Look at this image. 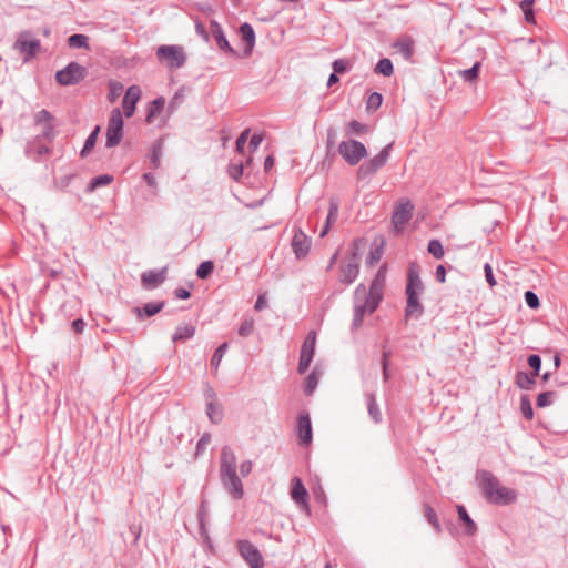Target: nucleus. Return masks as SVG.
<instances>
[{"label": "nucleus", "mask_w": 568, "mask_h": 568, "mask_svg": "<svg viewBox=\"0 0 568 568\" xmlns=\"http://www.w3.org/2000/svg\"><path fill=\"white\" fill-rule=\"evenodd\" d=\"M477 479L479 480L481 493L488 503L507 506L517 500L516 490L501 486L491 471L486 469L479 470Z\"/></svg>", "instance_id": "obj_1"}, {"label": "nucleus", "mask_w": 568, "mask_h": 568, "mask_svg": "<svg viewBox=\"0 0 568 568\" xmlns=\"http://www.w3.org/2000/svg\"><path fill=\"white\" fill-rule=\"evenodd\" d=\"M236 470V456L231 447L224 446L220 457V479L224 489L239 500L244 496V488Z\"/></svg>", "instance_id": "obj_2"}, {"label": "nucleus", "mask_w": 568, "mask_h": 568, "mask_svg": "<svg viewBox=\"0 0 568 568\" xmlns=\"http://www.w3.org/2000/svg\"><path fill=\"white\" fill-rule=\"evenodd\" d=\"M362 239L353 241L345 260L339 265V282L345 285L354 283L359 274Z\"/></svg>", "instance_id": "obj_3"}, {"label": "nucleus", "mask_w": 568, "mask_h": 568, "mask_svg": "<svg viewBox=\"0 0 568 568\" xmlns=\"http://www.w3.org/2000/svg\"><path fill=\"white\" fill-rule=\"evenodd\" d=\"M123 118L119 108L111 111L106 126V148H114L120 144L123 136Z\"/></svg>", "instance_id": "obj_4"}, {"label": "nucleus", "mask_w": 568, "mask_h": 568, "mask_svg": "<svg viewBox=\"0 0 568 568\" xmlns=\"http://www.w3.org/2000/svg\"><path fill=\"white\" fill-rule=\"evenodd\" d=\"M338 153L349 165H356L367 155V150L362 142L348 140L339 143Z\"/></svg>", "instance_id": "obj_5"}, {"label": "nucleus", "mask_w": 568, "mask_h": 568, "mask_svg": "<svg viewBox=\"0 0 568 568\" xmlns=\"http://www.w3.org/2000/svg\"><path fill=\"white\" fill-rule=\"evenodd\" d=\"M392 148L393 143L387 144L373 159L362 163L357 171L358 178L366 179L375 174L381 168H383L388 161Z\"/></svg>", "instance_id": "obj_6"}, {"label": "nucleus", "mask_w": 568, "mask_h": 568, "mask_svg": "<svg viewBox=\"0 0 568 568\" xmlns=\"http://www.w3.org/2000/svg\"><path fill=\"white\" fill-rule=\"evenodd\" d=\"M34 126L38 129L37 138L53 142L55 136L54 132V118L47 110H41L34 115Z\"/></svg>", "instance_id": "obj_7"}, {"label": "nucleus", "mask_w": 568, "mask_h": 568, "mask_svg": "<svg viewBox=\"0 0 568 568\" xmlns=\"http://www.w3.org/2000/svg\"><path fill=\"white\" fill-rule=\"evenodd\" d=\"M316 332L311 331L306 335L305 339L302 343L301 351H300V361L297 366L298 374H304L308 369L314 354H315V346H316Z\"/></svg>", "instance_id": "obj_8"}, {"label": "nucleus", "mask_w": 568, "mask_h": 568, "mask_svg": "<svg viewBox=\"0 0 568 568\" xmlns=\"http://www.w3.org/2000/svg\"><path fill=\"white\" fill-rule=\"evenodd\" d=\"M156 55L160 60H168L170 69L183 67L186 60L183 49L178 45H161L156 51Z\"/></svg>", "instance_id": "obj_9"}, {"label": "nucleus", "mask_w": 568, "mask_h": 568, "mask_svg": "<svg viewBox=\"0 0 568 568\" xmlns=\"http://www.w3.org/2000/svg\"><path fill=\"white\" fill-rule=\"evenodd\" d=\"M237 550L251 568H264V561L260 550L250 540H239Z\"/></svg>", "instance_id": "obj_10"}, {"label": "nucleus", "mask_w": 568, "mask_h": 568, "mask_svg": "<svg viewBox=\"0 0 568 568\" xmlns=\"http://www.w3.org/2000/svg\"><path fill=\"white\" fill-rule=\"evenodd\" d=\"M51 142L34 136L32 140L28 141L24 153L29 159L41 162L51 153Z\"/></svg>", "instance_id": "obj_11"}, {"label": "nucleus", "mask_w": 568, "mask_h": 568, "mask_svg": "<svg viewBox=\"0 0 568 568\" xmlns=\"http://www.w3.org/2000/svg\"><path fill=\"white\" fill-rule=\"evenodd\" d=\"M355 301H363L362 303L368 308V314H372L376 311L379 303L383 300V295L381 293H376L373 291H366L364 284H358L354 292Z\"/></svg>", "instance_id": "obj_12"}, {"label": "nucleus", "mask_w": 568, "mask_h": 568, "mask_svg": "<svg viewBox=\"0 0 568 568\" xmlns=\"http://www.w3.org/2000/svg\"><path fill=\"white\" fill-rule=\"evenodd\" d=\"M414 205L409 200L400 201L392 215V223L397 231L404 229L413 216Z\"/></svg>", "instance_id": "obj_13"}, {"label": "nucleus", "mask_w": 568, "mask_h": 568, "mask_svg": "<svg viewBox=\"0 0 568 568\" xmlns=\"http://www.w3.org/2000/svg\"><path fill=\"white\" fill-rule=\"evenodd\" d=\"M291 497L307 515L311 514L308 493L300 477L292 479Z\"/></svg>", "instance_id": "obj_14"}, {"label": "nucleus", "mask_w": 568, "mask_h": 568, "mask_svg": "<svg viewBox=\"0 0 568 568\" xmlns=\"http://www.w3.org/2000/svg\"><path fill=\"white\" fill-rule=\"evenodd\" d=\"M14 48L23 54V61L27 62L40 51L41 43L38 39H28L23 36L19 37L14 42Z\"/></svg>", "instance_id": "obj_15"}, {"label": "nucleus", "mask_w": 568, "mask_h": 568, "mask_svg": "<svg viewBox=\"0 0 568 568\" xmlns=\"http://www.w3.org/2000/svg\"><path fill=\"white\" fill-rule=\"evenodd\" d=\"M312 240L301 229L295 231L291 245L295 256L304 258L311 250Z\"/></svg>", "instance_id": "obj_16"}, {"label": "nucleus", "mask_w": 568, "mask_h": 568, "mask_svg": "<svg viewBox=\"0 0 568 568\" xmlns=\"http://www.w3.org/2000/svg\"><path fill=\"white\" fill-rule=\"evenodd\" d=\"M424 292V285L419 276L418 265L415 263L409 264L407 270V284H406V294L416 293V295H422Z\"/></svg>", "instance_id": "obj_17"}, {"label": "nucleus", "mask_w": 568, "mask_h": 568, "mask_svg": "<svg viewBox=\"0 0 568 568\" xmlns=\"http://www.w3.org/2000/svg\"><path fill=\"white\" fill-rule=\"evenodd\" d=\"M210 27L212 36L216 41L219 49L233 57H237L236 51L231 47L230 42L227 41L221 24L217 21L212 20Z\"/></svg>", "instance_id": "obj_18"}, {"label": "nucleus", "mask_w": 568, "mask_h": 568, "mask_svg": "<svg viewBox=\"0 0 568 568\" xmlns=\"http://www.w3.org/2000/svg\"><path fill=\"white\" fill-rule=\"evenodd\" d=\"M140 97L141 90L138 85L129 87L122 101L123 113L126 118H131L134 114Z\"/></svg>", "instance_id": "obj_19"}, {"label": "nucleus", "mask_w": 568, "mask_h": 568, "mask_svg": "<svg viewBox=\"0 0 568 568\" xmlns=\"http://www.w3.org/2000/svg\"><path fill=\"white\" fill-rule=\"evenodd\" d=\"M297 436L301 444L308 445L312 442V424L308 413L303 412L297 417Z\"/></svg>", "instance_id": "obj_20"}, {"label": "nucleus", "mask_w": 568, "mask_h": 568, "mask_svg": "<svg viewBox=\"0 0 568 568\" xmlns=\"http://www.w3.org/2000/svg\"><path fill=\"white\" fill-rule=\"evenodd\" d=\"M168 268L163 267L161 270H150L143 272L141 275L142 284L148 290H153L161 285L166 278Z\"/></svg>", "instance_id": "obj_21"}, {"label": "nucleus", "mask_w": 568, "mask_h": 568, "mask_svg": "<svg viewBox=\"0 0 568 568\" xmlns=\"http://www.w3.org/2000/svg\"><path fill=\"white\" fill-rule=\"evenodd\" d=\"M393 48L400 53L406 61H410L415 52V41L409 36H403L393 43Z\"/></svg>", "instance_id": "obj_22"}, {"label": "nucleus", "mask_w": 568, "mask_h": 568, "mask_svg": "<svg viewBox=\"0 0 568 568\" xmlns=\"http://www.w3.org/2000/svg\"><path fill=\"white\" fill-rule=\"evenodd\" d=\"M165 306L164 301L145 303L143 306H136L133 308V313L138 320L142 321L148 317H152L160 313Z\"/></svg>", "instance_id": "obj_23"}, {"label": "nucleus", "mask_w": 568, "mask_h": 568, "mask_svg": "<svg viewBox=\"0 0 568 568\" xmlns=\"http://www.w3.org/2000/svg\"><path fill=\"white\" fill-rule=\"evenodd\" d=\"M407 302L405 307V317L408 318H419L424 314V306L419 302V295L416 293L406 294Z\"/></svg>", "instance_id": "obj_24"}, {"label": "nucleus", "mask_w": 568, "mask_h": 568, "mask_svg": "<svg viewBox=\"0 0 568 568\" xmlns=\"http://www.w3.org/2000/svg\"><path fill=\"white\" fill-rule=\"evenodd\" d=\"M339 212V201L337 197L332 196L329 199L328 213L326 216L325 224L320 233L321 237H324L331 230V227L335 224L338 217Z\"/></svg>", "instance_id": "obj_25"}, {"label": "nucleus", "mask_w": 568, "mask_h": 568, "mask_svg": "<svg viewBox=\"0 0 568 568\" xmlns=\"http://www.w3.org/2000/svg\"><path fill=\"white\" fill-rule=\"evenodd\" d=\"M240 34H241L242 40L245 42L244 55L248 57V55H251L253 48L255 45L254 29L250 23L244 22L240 27Z\"/></svg>", "instance_id": "obj_26"}, {"label": "nucleus", "mask_w": 568, "mask_h": 568, "mask_svg": "<svg viewBox=\"0 0 568 568\" xmlns=\"http://www.w3.org/2000/svg\"><path fill=\"white\" fill-rule=\"evenodd\" d=\"M365 402L367 406V412L371 419L375 424H379L383 420V415L377 404L376 395L374 393H365Z\"/></svg>", "instance_id": "obj_27"}, {"label": "nucleus", "mask_w": 568, "mask_h": 568, "mask_svg": "<svg viewBox=\"0 0 568 568\" xmlns=\"http://www.w3.org/2000/svg\"><path fill=\"white\" fill-rule=\"evenodd\" d=\"M536 378L537 375L532 373L519 371L515 375V385L520 389L530 390L536 384Z\"/></svg>", "instance_id": "obj_28"}, {"label": "nucleus", "mask_w": 568, "mask_h": 568, "mask_svg": "<svg viewBox=\"0 0 568 568\" xmlns=\"http://www.w3.org/2000/svg\"><path fill=\"white\" fill-rule=\"evenodd\" d=\"M457 514L459 520L465 525V532L468 536H474L477 532V525L463 505H457Z\"/></svg>", "instance_id": "obj_29"}, {"label": "nucleus", "mask_w": 568, "mask_h": 568, "mask_svg": "<svg viewBox=\"0 0 568 568\" xmlns=\"http://www.w3.org/2000/svg\"><path fill=\"white\" fill-rule=\"evenodd\" d=\"M366 314H368V308L362 302L355 301L352 331H356L362 326Z\"/></svg>", "instance_id": "obj_30"}, {"label": "nucleus", "mask_w": 568, "mask_h": 568, "mask_svg": "<svg viewBox=\"0 0 568 568\" xmlns=\"http://www.w3.org/2000/svg\"><path fill=\"white\" fill-rule=\"evenodd\" d=\"M424 517L437 534L442 532V526L435 509L427 503L423 504Z\"/></svg>", "instance_id": "obj_31"}, {"label": "nucleus", "mask_w": 568, "mask_h": 568, "mask_svg": "<svg viewBox=\"0 0 568 568\" xmlns=\"http://www.w3.org/2000/svg\"><path fill=\"white\" fill-rule=\"evenodd\" d=\"M195 334V326L191 325V324H186V325H183V326H178L173 336H172V339L173 342H185L187 339H191Z\"/></svg>", "instance_id": "obj_32"}, {"label": "nucleus", "mask_w": 568, "mask_h": 568, "mask_svg": "<svg viewBox=\"0 0 568 568\" xmlns=\"http://www.w3.org/2000/svg\"><path fill=\"white\" fill-rule=\"evenodd\" d=\"M385 282H386V266L383 265L379 267V270L375 274V276L371 283L369 291L381 293L383 295Z\"/></svg>", "instance_id": "obj_33"}, {"label": "nucleus", "mask_w": 568, "mask_h": 568, "mask_svg": "<svg viewBox=\"0 0 568 568\" xmlns=\"http://www.w3.org/2000/svg\"><path fill=\"white\" fill-rule=\"evenodd\" d=\"M113 181V176L110 174H101L91 179L85 187L87 193H91L98 187L106 186Z\"/></svg>", "instance_id": "obj_34"}, {"label": "nucleus", "mask_w": 568, "mask_h": 568, "mask_svg": "<svg viewBox=\"0 0 568 568\" xmlns=\"http://www.w3.org/2000/svg\"><path fill=\"white\" fill-rule=\"evenodd\" d=\"M163 150L162 140H156L152 143L150 151V164L153 169H158L161 164V156Z\"/></svg>", "instance_id": "obj_35"}, {"label": "nucleus", "mask_w": 568, "mask_h": 568, "mask_svg": "<svg viewBox=\"0 0 568 568\" xmlns=\"http://www.w3.org/2000/svg\"><path fill=\"white\" fill-rule=\"evenodd\" d=\"M164 103H165V100L164 98L160 97L155 100H153L151 103H150V106L146 111V118H145V121L148 123H152L154 118L160 113V111L163 109L164 106Z\"/></svg>", "instance_id": "obj_36"}, {"label": "nucleus", "mask_w": 568, "mask_h": 568, "mask_svg": "<svg viewBox=\"0 0 568 568\" xmlns=\"http://www.w3.org/2000/svg\"><path fill=\"white\" fill-rule=\"evenodd\" d=\"M206 415L213 424H219L223 419V410L217 403H206Z\"/></svg>", "instance_id": "obj_37"}, {"label": "nucleus", "mask_w": 568, "mask_h": 568, "mask_svg": "<svg viewBox=\"0 0 568 568\" xmlns=\"http://www.w3.org/2000/svg\"><path fill=\"white\" fill-rule=\"evenodd\" d=\"M206 513H207V510H206L205 503L202 501L197 509L196 516H197V520H199V525H200V532L203 536L204 540L210 544L211 539H210V536H209L206 527H205Z\"/></svg>", "instance_id": "obj_38"}, {"label": "nucleus", "mask_w": 568, "mask_h": 568, "mask_svg": "<svg viewBox=\"0 0 568 568\" xmlns=\"http://www.w3.org/2000/svg\"><path fill=\"white\" fill-rule=\"evenodd\" d=\"M99 132H100V126H95L94 130L87 138V140L84 142V146L80 151V155L82 158L87 156V154H89L93 150V148L97 143Z\"/></svg>", "instance_id": "obj_39"}, {"label": "nucleus", "mask_w": 568, "mask_h": 568, "mask_svg": "<svg viewBox=\"0 0 568 568\" xmlns=\"http://www.w3.org/2000/svg\"><path fill=\"white\" fill-rule=\"evenodd\" d=\"M374 72L384 77H390L394 72V67L388 58L381 59L375 65Z\"/></svg>", "instance_id": "obj_40"}, {"label": "nucleus", "mask_w": 568, "mask_h": 568, "mask_svg": "<svg viewBox=\"0 0 568 568\" xmlns=\"http://www.w3.org/2000/svg\"><path fill=\"white\" fill-rule=\"evenodd\" d=\"M318 375L316 373V369H313L305 379V386H304V393L305 395L310 396L314 393L315 388L318 385Z\"/></svg>", "instance_id": "obj_41"}, {"label": "nucleus", "mask_w": 568, "mask_h": 568, "mask_svg": "<svg viewBox=\"0 0 568 568\" xmlns=\"http://www.w3.org/2000/svg\"><path fill=\"white\" fill-rule=\"evenodd\" d=\"M229 344L222 343L213 353V356L211 358V367L214 368L215 372H217L219 366L221 364V361L223 356L225 355L227 351Z\"/></svg>", "instance_id": "obj_42"}, {"label": "nucleus", "mask_w": 568, "mask_h": 568, "mask_svg": "<svg viewBox=\"0 0 568 568\" xmlns=\"http://www.w3.org/2000/svg\"><path fill=\"white\" fill-rule=\"evenodd\" d=\"M392 356V351L389 348L384 347L382 353V371H383V379L384 382H388L390 378L389 372V358Z\"/></svg>", "instance_id": "obj_43"}, {"label": "nucleus", "mask_w": 568, "mask_h": 568, "mask_svg": "<svg viewBox=\"0 0 568 568\" xmlns=\"http://www.w3.org/2000/svg\"><path fill=\"white\" fill-rule=\"evenodd\" d=\"M520 412L525 419L531 420L534 418V409L528 395L520 397Z\"/></svg>", "instance_id": "obj_44"}, {"label": "nucleus", "mask_w": 568, "mask_h": 568, "mask_svg": "<svg viewBox=\"0 0 568 568\" xmlns=\"http://www.w3.org/2000/svg\"><path fill=\"white\" fill-rule=\"evenodd\" d=\"M480 63L476 62L471 68L459 71L460 77L466 82L475 81L479 75Z\"/></svg>", "instance_id": "obj_45"}, {"label": "nucleus", "mask_w": 568, "mask_h": 568, "mask_svg": "<svg viewBox=\"0 0 568 568\" xmlns=\"http://www.w3.org/2000/svg\"><path fill=\"white\" fill-rule=\"evenodd\" d=\"M427 251L437 260H440L444 256L443 244L437 239L430 240L428 242Z\"/></svg>", "instance_id": "obj_46"}, {"label": "nucleus", "mask_w": 568, "mask_h": 568, "mask_svg": "<svg viewBox=\"0 0 568 568\" xmlns=\"http://www.w3.org/2000/svg\"><path fill=\"white\" fill-rule=\"evenodd\" d=\"M254 332V320L247 317L239 326L237 334L242 337H248Z\"/></svg>", "instance_id": "obj_47"}, {"label": "nucleus", "mask_w": 568, "mask_h": 568, "mask_svg": "<svg viewBox=\"0 0 568 568\" xmlns=\"http://www.w3.org/2000/svg\"><path fill=\"white\" fill-rule=\"evenodd\" d=\"M55 80L61 85L71 84V63L67 64L62 70L55 73Z\"/></svg>", "instance_id": "obj_48"}, {"label": "nucleus", "mask_w": 568, "mask_h": 568, "mask_svg": "<svg viewBox=\"0 0 568 568\" xmlns=\"http://www.w3.org/2000/svg\"><path fill=\"white\" fill-rule=\"evenodd\" d=\"M556 392H552V390H549V392H544L541 394L538 395L537 397V407L539 408H544V407H547L549 405H551L554 403V399L556 398Z\"/></svg>", "instance_id": "obj_49"}, {"label": "nucleus", "mask_w": 568, "mask_h": 568, "mask_svg": "<svg viewBox=\"0 0 568 568\" xmlns=\"http://www.w3.org/2000/svg\"><path fill=\"white\" fill-rule=\"evenodd\" d=\"M214 270V263L212 261H204L202 262L197 270H196V276L201 280L207 278Z\"/></svg>", "instance_id": "obj_50"}, {"label": "nucleus", "mask_w": 568, "mask_h": 568, "mask_svg": "<svg viewBox=\"0 0 568 568\" xmlns=\"http://www.w3.org/2000/svg\"><path fill=\"white\" fill-rule=\"evenodd\" d=\"M367 126L357 120H352L346 128V133L348 135H362L366 132Z\"/></svg>", "instance_id": "obj_51"}, {"label": "nucleus", "mask_w": 568, "mask_h": 568, "mask_svg": "<svg viewBox=\"0 0 568 568\" xmlns=\"http://www.w3.org/2000/svg\"><path fill=\"white\" fill-rule=\"evenodd\" d=\"M528 365L531 368L534 375H539L541 369V357L537 354H531L527 358Z\"/></svg>", "instance_id": "obj_52"}, {"label": "nucleus", "mask_w": 568, "mask_h": 568, "mask_svg": "<svg viewBox=\"0 0 568 568\" xmlns=\"http://www.w3.org/2000/svg\"><path fill=\"white\" fill-rule=\"evenodd\" d=\"M382 255H383L382 246L372 248L366 257V264L369 266H373L375 263H377L382 258Z\"/></svg>", "instance_id": "obj_53"}, {"label": "nucleus", "mask_w": 568, "mask_h": 568, "mask_svg": "<svg viewBox=\"0 0 568 568\" xmlns=\"http://www.w3.org/2000/svg\"><path fill=\"white\" fill-rule=\"evenodd\" d=\"M525 302L531 310H537L540 306L539 297L532 291L525 293Z\"/></svg>", "instance_id": "obj_54"}, {"label": "nucleus", "mask_w": 568, "mask_h": 568, "mask_svg": "<svg viewBox=\"0 0 568 568\" xmlns=\"http://www.w3.org/2000/svg\"><path fill=\"white\" fill-rule=\"evenodd\" d=\"M383 102V95L378 92H373L367 99V109L377 110Z\"/></svg>", "instance_id": "obj_55"}, {"label": "nucleus", "mask_w": 568, "mask_h": 568, "mask_svg": "<svg viewBox=\"0 0 568 568\" xmlns=\"http://www.w3.org/2000/svg\"><path fill=\"white\" fill-rule=\"evenodd\" d=\"M73 48H83L90 50L89 38L84 34L73 33Z\"/></svg>", "instance_id": "obj_56"}, {"label": "nucleus", "mask_w": 568, "mask_h": 568, "mask_svg": "<svg viewBox=\"0 0 568 568\" xmlns=\"http://www.w3.org/2000/svg\"><path fill=\"white\" fill-rule=\"evenodd\" d=\"M229 174L233 180L239 181L241 179V176L243 175V164L242 163L230 164L229 165Z\"/></svg>", "instance_id": "obj_57"}, {"label": "nucleus", "mask_w": 568, "mask_h": 568, "mask_svg": "<svg viewBox=\"0 0 568 568\" xmlns=\"http://www.w3.org/2000/svg\"><path fill=\"white\" fill-rule=\"evenodd\" d=\"M484 273H485V278H486L487 283L489 284V286L494 287L497 284V282L494 276L493 267L489 263H486L484 265Z\"/></svg>", "instance_id": "obj_58"}, {"label": "nucleus", "mask_w": 568, "mask_h": 568, "mask_svg": "<svg viewBox=\"0 0 568 568\" xmlns=\"http://www.w3.org/2000/svg\"><path fill=\"white\" fill-rule=\"evenodd\" d=\"M248 134H250V130L246 129L237 138V140H236V151L239 153H243L244 145H245L246 141H247Z\"/></svg>", "instance_id": "obj_59"}, {"label": "nucleus", "mask_w": 568, "mask_h": 568, "mask_svg": "<svg viewBox=\"0 0 568 568\" xmlns=\"http://www.w3.org/2000/svg\"><path fill=\"white\" fill-rule=\"evenodd\" d=\"M87 74V70L80 64L73 62V83L82 80Z\"/></svg>", "instance_id": "obj_60"}, {"label": "nucleus", "mask_w": 568, "mask_h": 568, "mask_svg": "<svg viewBox=\"0 0 568 568\" xmlns=\"http://www.w3.org/2000/svg\"><path fill=\"white\" fill-rule=\"evenodd\" d=\"M263 141V135L262 134H253L250 139V142H248V149L251 150V152H254L258 149V146L261 145Z\"/></svg>", "instance_id": "obj_61"}, {"label": "nucleus", "mask_w": 568, "mask_h": 568, "mask_svg": "<svg viewBox=\"0 0 568 568\" xmlns=\"http://www.w3.org/2000/svg\"><path fill=\"white\" fill-rule=\"evenodd\" d=\"M348 63L343 59H337L333 62L334 73H344L347 70Z\"/></svg>", "instance_id": "obj_62"}, {"label": "nucleus", "mask_w": 568, "mask_h": 568, "mask_svg": "<svg viewBox=\"0 0 568 568\" xmlns=\"http://www.w3.org/2000/svg\"><path fill=\"white\" fill-rule=\"evenodd\" d=\"M195 31L196 33L205 41L210 40V34L205 29V26L201 21H195Z\"/></svg>", "instance_id": "obj_63"}, {"label": "nucleus", "mask_w": 568, "mask_h": 568, "mask_svg": "<svg viewBox=\"0 0 568 568\" xmlns=\"http://www.w3.org/2000/svg\"><path fill=\"white\" fill-rule=\"evenodd\" d=\"M253 469V463L251 460H244L240 465V473L242 477H247Z\"/></svg>", "instance_id": "obj_64"}]
</instances>
